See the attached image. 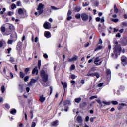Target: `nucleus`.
Returning <instances> with one entry per match:
<instances>
[{"mask_svg": "<svg viewBox=\"0 0 127 127\" xmlns=\"http://www.w3.org/2000/svg\"><path fill=\"white\" fill-rule=\"evenodd\" d=\"M41 66V61L40 60L38 61V66L39 69H40Z\"/></svg>", "mask_w": 127, "mask_h": 127, "instance_id": "35", "label": "nucleus"}, {"mask_svg": "<svg viewBox=\"0 0 127 127\" xmlns=\"http://www.w3.org/2000/svg\"><path fill=\"white\" fill-rule=\"evenodd\" d=\"M17 113V110H15V109L13 108V109H11V110H10V113L13 115H15V114Z\"/></svg>", "mask_w": 127, "mask_h": 127, "instance_id": "21", "label": "nucleus"}, {"mask_svg": "<svg viewBox=\"0 0 127 127\" xmlns=\"http://www.w3.org/2000/svg\"><path fill=\"white\" fill-rule=\"evenodd\" d=\"M51 9H53V10H55L59 9V8H57L56 7H55V6H51Z\"/></svg>", "mask_w": 127, "mask_h": 127, "instance_id": "43", "label": "nucleus"}, {"mask_svg": "<svg viewBox=\"0 0 127 127\" xmlns=\"http://www.w3.org/2000/svg\"><path fill=\"white\" fill-rule=\"evenodd\" d=\"M44 8V5L43 4L40 3L37 8V10L39 11H38L39 15H41L42 13H43Z\"/></svg>", "mask_w": 127, "mask_h": 127, "instance_id": "3", "label": "nucleus"}, {"mask_svg": "<svg viewBox=\"0 0 127 127\" xmlns=\"http://www.w3.org/2000/svg\"><path fill=\"white\" fill-rule=\"evenodd\" d=\"M96 101L100 105V107L102 108L103 107V105L102 104L101 100H96Z\"/></svg>", "mask_w": 127, "mask_h": 127, "instance_id": "31", "label": "nucleus"}, {"mask_svg": "<svg viewBox=\"0 0 127 127\" xmlns=\"http://www.w3.org/2000/svg\"><path fill=\"white\" fill-rule=\"evenodd\" d=\"M75 83V81L74 80H71L70 81V84H71L72 86L74 85Z\"/></svg>", "mask_w": 127, "mask_h": 127, "instance_id": "59", "label": "nucleus"}, {"mask_svg": "<svg viewBox=\"0 0 127 127\" xmlns=\"http://www.w3.org/2000/svg\"><path fill=\"white\" fill-rule=\"evenodd\" d=\"M46 98L44 97V95H42L39 96V101L41 103H44L45 101Z\"/></svg>", "mask_w": 127, "mask_h": 127, "instance_id": "13", "label": "nucleus"}, {"mask_svg": "<svg viewBox=\"0 0 127 127\" xmlns=\"http://www.w3.org/2000/svg\"><path fill=\"white\" fill-rule=\"evenodd\" d=\"M121 62L122 65L125 66L127 65V58L124 55L121 57Z\"/></svg>", "mask_w": 127, "mask_h": 127, "instance_id": "6", "label": "nucleus"}, {"mask_svg": "<svg viewBox=\"0 0 127 127\" xmlns=\"http://www.w3.org/2000/svg\"><path fill=\"white\" fill-rule=\"evenodd\" d=\"M43 27L45 29H50L51 28V25L48 22H45V23L43 24Z\"/></svg>", "mask_w": 127, "mask_h": 127, "instance_id": "9", "label": "nucleus"}, {"mask_svg": "<svg viewBox=\"0 0 127 127\" xmlns=\"http://www.w3.org/2000/svg\"><path fill=\"white\" fill-rule=\"evenodd\" d=\"M81 18L83 21L86 22L88 21V20H89V15L85 13H83L81 14Z\"/></svg>", "mask_w": 127, "mask_h": 127, "instance_id": "4", "label": "nucleus"}, {"mask_svg": "<svg viewBox=\"0 0 127 127\" xmlns=\"http://www.w3.org/2000/svg\"><path fill=\"white\" fill-rule=\"evenodd\" d=\"M29 79V77L28 76H27L24 78V81L26 82H27Z\"/></svg>", "mask_w": 127, "mask_h": 127, "instance_id": "41", "label": "nucleus"}, {"mask_svg": "<svg viewBox=\"0 0 127 127\" xmlns=\"http://www.w3.org/2000/svg\"><path fill=\"white\" fill-rule=\"evenodd\" d=\"M87 105V104L86 102H84L83 103L80 104V108H83L85 107Z\"/></svg>", "mask_w": 127, "mask_h": 127, "instance_id": "18", "label": "nucleus"}, {"mask_svg": "<svg viewBox=\"0 0 127 127\" xmlns=\"http://www.w3.org/2000/svg\"><path fill=\"white\" fill-rule=\"evenodd\" d=\"M91 73V70H89L88 72V74L86 75L87 76H92V77H94L96 76L97 79H98L100 77L99 74L97 72H95L94 73Z\"/></svg>", "mask_w": 127, "mask_h": 127, "instance_id": "7", "label": "nucleus"}, {"mask_svg": "<svg viewBox=\"0 0 127 127\" xmlns=\"http://www.w3.org/2000/svg\"><path fill=\"white\" fill-rule=\"evenodd\" d=\"M96 21L97 22H99L100 21H101V18L99 17H97L96 18Z\"/></svg>", "mask_w": 127, "mask_h": 127, "instance_id": "57", "label": "nucleus"}, {"mask_svg": "<svg viewBox=\"0 0 127 127\" xmlns=\"http://www.w3.org/2000/svg\"><path fill=\"white\" fill-rule=\"evenodd\" d=\"M36 125V124L35 122H32V124H31V127H35Z\"/></svg>", "mask_w": 127, "mask_h": 127, "instance_id": "54", "label": "nucleus"}, {"mask_svg": "<svg viewBox=\"0 0 127 127\" xmlns=\"http://www.w3.org/2000/svg\"><path fill=\"white\" fill-rule=\"evenodd\" d=\"M102 48H103V47L102 46H98V47H96L95 49L94 52H97V51L102 49Z\"/></svg>", "mask_w": 127, "mask_h": 127, "instance_id": "25", "label": "nucleus"}, {"mask_svg": "<svg viewBox=\"0 0 127 127\" xmlns=\"http://www.w3.org/2000/svg\"><path fill=\"white\" fill-rule=\"evenodd\" d=\"M59 125V121L56 120L51 123V126L52 127H57Z\"/></svg>", "mask_w": 127, "mask_h": 127, "instance_id": "14", "label": "nucleus"}, {"mask_svg": "<svg viewBox=\"0 0 127 127\" xmlns=\"http://www.w3.org/2000/svg\"><path fill=\"white\" fill-rule=\"evenodd\" d=\"M77 121L78 123H82V118L81 116H78L77 117Z\"/></svg>", "mask_w": 127, "mask_h": 127, "instance_id": "19", "label": "nucleus"}, {"mask_svg": "<svg viewBox=\"0 0 127 127\" xmlns=\"http://www.w3.org/2000/svg\"><path fill=\"white\" fill-rule=\"evenodd\" d=\"M11 7L12 9H14L16 8V5H15V4H12Z\"/></svg>", "mask_w": 127, "mask_h": 127, "instance_id": "44", "label": "nucleus"}, {"mask_svg": "<svg viewBox=\"0 0 127 127\" xmlns=\"http://www.w3.org/2000/svg\"><path fill=\"white\" fill-rule=\"evenodd\" d=\"M12 14H13V12H11V11H8V16H12Z\"/></svg>", "mask_w": 127, "mask_h": 127, "instance_id": "60", "label": "nucleus"}, {"mask_svg": "<svg viewBox=\"0 0 127 127\" xmlns=\"http://www.w3.org/2000/svg\"><path fill=\"white\" fill-rule=\"evenodd\" d=\"M36 72L38 73V70L36 68H35L33 69V70L32 71V74H35Z\"/></svg>", "mask_w": 127, "mask_h": 127, "instance_id": "33", "label": "nucleus"}, {"mask_svg": "<svg viewBox=\"0 0 127 127\" xmlns=\"http://www.w3.org/2000/svg\"><path fill=\"white\" fill-rule=\"evenodd\" d=\"M30 71V69L29 68H26L25 69V73L26 75L28 74V72Z\"/></svg>", "mask_w": 127, "mask_h": 127, "instance_id": "39", "label": "nucleus"}, {"mask_svg": "<svg viewBox=\"0 0 127 127\" xmlns=\"http://www.w3.org/2000/svg\"><path fill=\"white\" fill-rule=\"evenodd\" d=\"M11 47H9L7 49H6L5 50V52H6V53H8V54H10V51H11Z\"/></svg>", "mask_w": 127, "mask_h": 127, "instance_id": "28", "label": "nucleus"}, {"mask_svg": "<svg viewBox=\"0 0 127 127\" xmlns=\"http://www.w3.org/2000/svg\"><path fill=\"white\" fill-rule=\"evenodd\" d=\"M49 89L50 90V95H51L52 93H53V87H52V86H50Z\"/></svg>", "mask_w": 127, "mask_h": 127, "instance_id": "45", "label": "nucleus"}, {"mask_svg": "<svg viewBox=\"0 0 127 127\" xmlns=\"http://www.w3.org/2000/svg\"><path fill=\"white\" fill-rule=\"evenodd\" d=\"M78 57L77 56H75L71 58H68V62H72L73 61H75L76 60H78Z\"/></svg>", "mask_w": 127, "mask_h": 127, "instance_id": "10", "label": "nucleus"}, {"mask_svg": "<svg viewBox=\"0 0 127 127\" xmlns=\"http://www.w3.org/2000/svg\"><path fill=\"white\" fill-rule=\"evenodd\" d=\"M75 69V66L74 64H72L71 66H70V70H73Z\"/></svg>", "mask_w": 127, "mask_h": 127, "instance_id": "40", "label": "nucleus"}, {"mask_svg": "<svg viewBox=\"0 0 127 127\" xmlns=\"http://www.w3.org/2000/svg\"><path fill=\"white\" fill-rule=\"evenodd\" d=\"M25 119L26 121L28 120V116L26 113H25Z\"/></svg>", "mask_w": 127, "mask_h": 127, "instance_id": "64", "label": "nucleus"}, {"mask_svg": "<svg viewBox=\"0 0 127 127\" xmlns=\"http://www.w3.org/2000/svg\"><path fill=\"white\" fill-rule=\"evenodd\" d=\"M40 75H41V78H42L43 82L44 83H46L48 81V75L45 73L44 70H42L40 71Z\"/></svg>", "mask_w": 127, "mask_h": 127, "instance_id": "2", "label": "nucleus"}, {"mask_svg": "<svg viewBox=\"0 0 127 127\" xmlns=\"http://www.w3.org/2000/svg\"><path fill=\"white\" fill-rule=\"evenodd\" d=\"M5 107H6L7 109H9L10 108V105L8 104H5Z\"/></svg>", "mask_w": 127, "mask_h": 127, "instance_id": "52", "label": "nucleus"}, {"mask_svg": "<svg viewBox=\"0 0 127 127\" xmlns=\"http://www.w3.org/2000/svg\"><path fill=\"white\" fill-rule=\"evenodd\" d=\"M9 62H10L11 63H13L15 62L14 58L13 57H11L10 58V60H9Z\"/></svg>", "mask_w": 127, "mask_h": 127, "instance_id": "29", "label": "nucleus"}, {"mask_svg": "<svg viewBox=\"0 0 127 127\" xmlns=\"http://www.w3.org/2000/svg\"><path fill=\"white\" fill-rule=\"evenodd\" d=\"M68 106H65L64 109V111L65 112H68Z\"/></svg>", "mask_w": 127, "mask_h": 127, "instance_id": "56", "label": "nucleus"}, {"mask_svg": "<svg viewBox=\"0 0 127 127\" xmlns=\"http://www.w3.org/2000/svg\"><path fill=\"white\" fill-rule=\"evenodd\" d=\"M6 30L5 27H1V31L2 32H5Z\"/></svg>", "mask_w": 127, "mask_h": 127, "instance_id": "48", "label": "nucleus"}, {"mask_svg": "<svg viewBox=\"0 0 127 127\" xmlns=\"http://www.w3.org/2000/svg\"><path fill=\"white\" fill-rule=\"evenodd\" d=\"M80 17H81V15H80L79 13L75 15V18L76 19H80Z\"/></svg>", "mask_w": 127, "mask_h": 127, "instance_id": "30", "label": "nucleus"}, {"mask_svg": "<svg viewBox=\"0 0 127 127\" xmlns=\"http://www.w3.org/2000/svg\"><path fill=\"white\" fill-rule=\"evenodd\" d=\"M72 14V11L71 10H68V13H67V16H70Z\"/></svg>", "mask_w": 127, "mask_h": 127, "instance_id": "50", "label": "nucleus"}, {"mask_svg": "<svg viewBox=\"0 0 127 127\" xmlns=\"http://www.w3.org/2000/svg\"><path fill=\"white\" fill-rule=\"evenodd\" d=\"M101 60L99 59V57H97L95 58L94 62H93L96 66H99L102 64V61L99 62ZM99 62V63H98Z\"/></svg>", "mask_w": 127, "mask_h": 127, "instance_id": "8", "label": "nucleus"}, {"mask_svg": "<svg viewBox=\"0 0 127 127\" xmlns=\"http://www.w3.org/2000/svg\"><path fill=\"white\" fill-rule=\"evenodd\" d=\"M123 26L127 27V22H123L122 23Z\"/></svg>", "mask_w": 127, "mask_h": 127, "instance_id": "51", "label": "nucleus"}, {"mask_svg": "<svg viewBox=\"0 0 127 127\" xmlns=\"http://www.w3.org/2000/svg\"><path fill=\"white\" fill-rule=\"evenodd\" d=\"M95 118H96L95 117H91V118H90V122H93L94 119H95Z\"/></svg>", "mask_w": 127, "mask_h": 127, "instance_id": "62", "label": "nucleus"}, {"mask_svg": "<svg viewBox=\"0 0 127 127\" xmlns=\"http://www.w3.org/2000/svg\"><path fill=\"white\" fill-rule=\"evenodd\" d=\"M114 12H115V13H118V12H119V10H118V9L117 8L116 4H114Z\"/></svg>", "mask_w": 127, "mask_h": 127, "instance_id": "26", "label": "nucleus"}, {"mask_svg": "<svg viewBox=\"0 0 127 127\" xmlns=\"http://www.w3.org/2000/svg\"><path fill=\"white\" fill-rule=\"evenodd\" d=\"M22 45V44L21 42V41L18 42L16 45V50H17V52H18V53L19 54L21 53Z\"/></svg>", "mask_w": 127, "mask_h": 127, "instance_id": "5", "label": "nucleus"}, {"mask_svg": "<svg viewBox=\"0 0 127 127\" xmlns=\"http://www.w3.org/2000/svg\"><path fill=\"white\" fill-rule=\"evenodd\" d=\"M44 35H45V37L47 39L51 38V34L49 31H45V33H44Z\"/></svg>", "mask_w": 127, "mask_h": 127, "instance_id": "11", "label": "nucleus"}, {"mask_svg": "<svg viewBox=\"0 0 127 127\" xmlns=\"http://www.w3.org/2000/svg\"><path fill=\"white\" fill-rule=\"evenodd\" d=\"M111 103L113 105H117L118 104V102L117 101H111Z\"/></svg>", "mask_w": 127, "mask_h": 127, "instance_id": "34", "label": "nucleus"}, {"mask_svg": "<svg viewBox=\"0 0 127 127\" xmlns=\"http://www.w3.org/2000/svg\"><path fill=\"white\" fill-rule=\"evenodd\" d=\"M25 74H24L23 72L20 71L19 73V76H20V78L23 79L25 76Z\"/></svg>", "mask_w": 127, "mask_h": 127, "instance_id": "23", "label": "nucleus"}, {"mask_svg": "<svg viewBox=\"0 0 127 127\" xmlns=\"http://www.w3.org/2000/svg\"><path fill=\"white\" fill-rule=\"evenodd\" d=\"M106 74L108 76H111V70L109 69L106 70Z\"/></svg>", "mask_w": 127, "mask_h": 127, "instance_id": "32", "label": "nucleus"}, {"mask_svg": "<svg viewBox=\"0 0 127 127\" xmlns=\"http://www.w3.org/2000/svg\"><path fill=\"white\" fill-rule=\"evenodd\" d=\"M67 18L66 19L68 21H70L71 19H72V17L70 16H67Z\"/></svg>", "mask_w": 127, "mask_h": 127, "instance_id": "63", "label": "nucleus"}, {"mask_svg": "<svg viewBox=\"0 0 127 127\" xmlns=\"http://www.w3.org/2000/svg\"><path fill=\"white\" fill-rule=\"evenodd\" d=\"M97 95H95V96H92L91 97H89V100H93L94 99H96L97 98Z\"/></svg>", "mask_w": 127, "mask_h": 127, "instance_id": "38", "label": "nucleus"}, {"mask_svg": "<svg viewBox=\"0 0 127 127\" xmlns=\"http://www.w3.org/2000/svg\"><path fill=\"white\" fill-rule=\"evenodd\" d=\"M13 42V41L12 40H8L7 41V44L9 45H10L12 44Z\"/></svg>", "mask_w": 127, "mask_h": 127, "instance_id": "47", "label": "nucleus"}, {"mask_svg": "<svg viewBox=\"0 0 127 127\" xmlns=\"http://www.w3.org/2000/svg\"><path fill=\"white\" fill-rule=\"evenodd\" d=\"M114 53L111 54L112 57L115 55L116 58H117L119 55H120L121 52L122 51V48L120 45H115L114 48Z\"/></svg>", "mask_w": 127, "mask_h": 127, "instance_id": "1", "label": "nucleus"}, {"mask_svg": "<svg viewBox=\"0 0 127 127\" xmlns=\"http://www.w3.org/2000/svg\"><path fill=\"white\" fill-rule=\"evenodd\" d=\"M8 29L10 30V32H14L15 30V27L12 24H9L8 26Z\"/></svg>", "mask_w": 127, "mask_h": 127, "instance_id": "12", "label": "nucleus"}, {"mask_svg": "<svg viewBox=\"0 0 127 127\" xmlns=\"http://www.w3.org/2000/svg\"><path fill=\"white\" fill-rule=\"evenodd\" d=\"M18 13L19 15H23L24 13V11L21 8L18 9Z\"/></svg>", "mask_w": 127, "mask_h": 127, "instance_id": "16", "label": "nucleus"}, {"mask_svg": "<svg viewBox=\"0 0 127 127\" xmlns=\"http://www.w3.org/2000/svg\"><path fill=\"white\" fill-rule=\"evenodd\" d=\"M76 77H77V76H76L74 74H72L71 75V79L72 80H75Z\"/></svg>", "mask_w": 127, "mask_h": 127, "instance_id": "46", "label": "nucleus"}, {"mask_svg": "<svg viewBox=\"0 0 127 127\" xmlns=\"http://www.w3.org/2000/svg\"><path fill=\"white\" fill-rule=\"evenodd\" d=\"M102 103H103L105 105H110L111 104V102H105L104 101H103Z\"/></svg>", "mask_w": 127, "mask_h": 127, "instance_id": "36", "label": "nucleus"}, {"mask_svg": "<svg viewBox=\"0 0 127 127\" xmlns=\"http://www.w3.org/2000/svg\"><path fill=\"white\" fill-rule=\"evenodd\" d=\"M80 10H81V7L79 6H76L74 8V12H79Z\"/></svg>", "mask_w": 127, "mask_h": 127, "instance_id": "17", "label": "nucleus"}, {"mask_svg": "<svg viewBox=\"0 0 127 127\" xmlns=\"http://www.w3.org/2000/svg\"><path fill=\"white\" fill-rule=\"evenodd\" d=\"M111 21H112L113 22L117 23L119 21V19H112Z\"/></svg>", "mask_w": 127, "mask_h": 127, "instance_id": "42", "label": "nucleus"}, {"mask_svg": "<svg viewBox=\"0 0 127 127\" xmlns=\"http://www.w3.org/2000/svg\"><path fill=\"white\" fill-rule=\"evenodd\" d=\"M70 101L69 100H65L64 101L63 105L64 106H66L67 105H70Z\"/></svg>", "mask_w": 127, "mask_h": 127, "instance_id": "15", "label": "nucleus"}, {"mask_svg": "<svg viewBox=\"0 0 127 127\" xmlns=\"http://www.w3.org/2000/svg\"><path fill=\"white\" fill-rule=\"evenodd\" d=\"M43 57L45 59H48V56L47 54H43Z\"/></svg>", "mask_w": 127, "mask_h": 127, "instance_id": "55", "label": "nucleus"}, {"mask_svg": "<svg viewBox=\"0 0 127 127\" xmlns=\"http://www.w3.org/2000/svg\"><path fill=\"white\" fill-rule=\"evenodd\" d=\"M100 22L101 23H103L105 22V20H104V17H102V18H101V20H100Z\"/></svg>", "mask_w": 127, "mask_h": 127, "instance_id": "61", "label": "nucleus"}, {"mask_svg": "<svg viewBox=\"0 0 127 127\" xmlns=\"http://www.w3.org/2000/svg\"><path fill=\"white\" fill-rule=\"evenodd\" d=\"M121 43L124 46H126L127 45V40L126 39H124L121 41Z\"/></svg>", "mask_w": 127, "mask_h": 127, "instance_id": "27", "label": "nucleus"}, {"mask_svg": "<svg viewBox=\"0 0 127 127\" xmlns=\"http://www.w3.org/2000/svg\"><path fill=\"white\" fill-rule=\"evenodd\" d=\"M81 100L82 99L81 97H78V98H75V99H74V101L77 103H79L81 101Z\"/></svg>", "mask_w": 127, "mask_h": 127, "instance_id": "24", "label": "nucleus"}, {"mask_svg": "<svg viewBox=\"0 0 127 127\" xmlns=\"http://www.w3.org/2000/svg\"><path fill=\"white\" fill-rule=\"evenodd\" d=\"M62 85L64 88V91H65V89L67 87V84L66 82H62Z\"/></svg>", "mask_w": 127, "mask_h": 127, "instance_id": "22", "label": "nucleus"}, {"mask_svg": "<svg viewBox=\"0 0 127 127\" xmlns=\"http://www.w3.org/2000/svg\"><path fill=\"white\" fill-rule=\"evenodd\" d=\"M125 106V104L124 103H122L119 104L118 107V110H122L123 107Z\"/></svg>", "mask_w": 127, "mask_h": 127, "instance_id": "20", "label": "nucleus"}, {"mask_svg": "<svg viewBox=\"0 0 127 127\" xmlns=\"http://www.w3.org/2000/svg\"><path fill=\"white\" fill-rule=\"evenodd\" d=\"M89 2H85V4L84 3V2L83 3V7H85L87 6H89Z\"/></svg>", "mask_w": 127, "mask_h": 127, "instance_id": "49", "label": "nucleus"}, {"mask_svg": "<svg viewBox=\"0 0 127 127\" xmlns=\"http://www.w3.org/2000/svg\"><path fill=\"white\" fill-rule=\"evenodd\" d=\"M1 90L2 91V93H4L5 91V86L2 85V87H1Z\"/></svg>", "mask_w": 127, "mask_h": 127, "instance_id": "37", "label": "nucleus"}, {"mask_svg": "<svg viewBox=\"0 0 127 127\" xmlns=\"http://www.w3.org/2000/svg\"><path fill=\"white\" fill-rule=\"evenodd\" d=\"M100 44V45H102V40L101 39H100L99 40V43L97 44V46H98L99 44Z\"/></svg>", "mask_w": 127, "mask_h": 127, "instance_id": "58", "label": "nucleus"}, {"mask_svg": "<svg viewBox=\"0 0 127 127\" xmlns=\"http://www.w3.org/2000/svg\"><path fill=\"white\" fill-rule=\"evenodd\" d=\"M30 83H36V80L34 79H31V80L30 81Z\"/></svg>", "mask_w": 127, "mask_h": 127, "instance_id": "53", "label": "nucleus"}]
</instances>
